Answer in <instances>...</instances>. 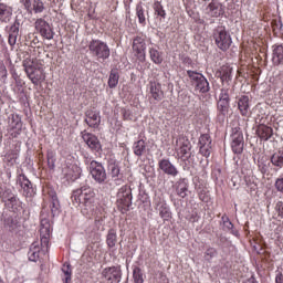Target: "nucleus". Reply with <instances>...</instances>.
I'll list each match as a JSON object with an SVG mask.
<instances>
[{"label": "nucleus", "instance_id": "obj_1", "mask_svg": "<svg viewBox=\"0 0 283 283\" xmlns=\"http://www.w3.org/2000/svg\"><path fill=\"white\" fill-rule=\"evenodd\" d=\"M73 200L77 205H85L86 207H92L94 202L95 193L94 190L90 187H82L73 192Z\"/></svg>", "mask_w": 283, "mask_h": 283}, {"label": "nucleus", "instance_id": "obj_40", "mask_svg": "<svg viewBox=\"0 0 283 283\" xmlns=\"http://www.w3.org/2000/svg\"><path fill=\"white\" fill-rule=\"evenodd\" d=\"M199 145L200 147L211 145V137L207 134L201 135L199 138Z\"/></svg>", "mask_w": 283, "mask_h": 283}, {"label": "nucleus", "instance_id": "obj_11", "mask_svg": "<svg viewBox=\"0 0 283 283\" xmlns=\"http://www.w3.org/2000/svg\"><path fill=\"white\" fill-rule=\"evenodd\" d=\"M82 138L90 149H92L93 151H99L101 142L98 140V137H96V135L83 132Z\"/></svg>", "mask_w": 283, "mask_h": 283}, {"label": "nucleus", "instance_id": "obj_28", "mask_svg": "<svg viewBox=\"0 0 283 283\" xmlns=\"http://www.w3.org/2000/svg\"><path fill=\"white\" fill-rule=\"evenodd\" d=\"M149 56L150 61H153V63H156V65H160V63H163V55L155 48L149 49Z\"/></svg>", "mask_w": 283, "mask_h": 283}, {"label": "nucleus", "instance_id": "obj_41", "mask_svg": "<svg viewBox=\"0 0 283 283\" xmlns=\"http://www.w3.org/2000/svg\"><path fill=\"white\" fill-rule=\"evenodd\" d=\"M200 154L205 156L206 158H209L211 156V145L200 146Z\"/></svg>", "mask_w": 283, "mask_h": 283}, {"label": "nucleus", "instance_id": "obj_13", "mask_svg": "<svg viewBox=\"0 0 283 283\" xmlns=\"http://www.w3.org/2000/svg\"><path fill=\"white\" fill-rule=\"evenodd\" d=\"M102 275L105 277V280H107L108 282H120V277L123 276V274L120 273V268H106L103 270Z\"/></svg>", "mask_w": 283, "mask_h": 283}, {"label": "nucleus", "instance_id": "obj_48", "mask_svg": "<svg viewBox=\"0 0 283 283\" xmlns=\"http://www.w3.org/2000/svg\"><path fill=\"white\" fill-rule=\"evenodd\" d=\"M275 189L277 191H280L281 193H283V177L276 179V181H275Z\"/></svg>", "mask_w": 283, "mask_h": 283}, {"label": "nucleus", "instance_id": "obj_34", "mask_svg": "<svg viewBox=\"0 0 283 283\" xmlns=\"http://www.w3.org/2000/svg\"><path fill=\"white\" fill-rule=\"evenodd\" d=\"M271 163L275 167H283V151L274 154L271 158Z\"/></svg>", "mask_w": 283, "mask_h": 283}, {"label": "nucleus", "instance_id": "obj_51", "mask_svg": "<svg viewBox=\"0 0 283 283\" xmlns=\"http://www.w3.org/2000/svg\"><path fill=\"white\" fill-rule=\"evenodd\" d=\"M43 231H45L46 235H50V230L48 228H42L41 232L43 233Z\"/></svg>", "mask_w": 283, "mask_h": 283}, {"label": "nucleus", "instance_id": "obj_37", "mask_svg": "<svg viewBox=\"0 0 283 283\" xmlns=\"http://www.w3.org/2000/svg\"><path fill=\"white\" fill-rule=\"evenodd\" d=\"M133 277L135 283H144L145 280L143 279V272L140 271V268H136L133 271Z\"/></svg>", "mask_w": 283, "mask_h": 283}, {"label": "nucleus", "instance_id": "obj_42", "mask_svg": "<svg viewBox=\"0 0 283 283\" xmlns=\"http://www.w3.org/2000/svg\"><path fill=\"white\" fill-rule=\"evenodd\" d=\"M216 249L210 248L205 252V260L208 262L211 261V259L216 258Z\"/></svg>", "mask_w": 283, "mask_h": 283}, {"label": "nucleus", "instance_id": "obj_18", "mask_svg": "<svg viewBox=\"0 0 283 283\" xmlns=\"http://www.w3.org/2000/svg\"><path fill=\"white\" fill-rule=\"evenodd\" d=\"M85 116V123L88 125V127L96 128L98 125H101V113L94 109H88L86 111Z\"/></svg>", "mask_w": 283, "mask_h": 283}, {"label": "nucleus", "instance_id": "obj_16", "mask_svg": "<svg viewBox=\"0 0 283 283\" xmlns=\"http://www.w3.org/2000/svg\"><path fill=\"white\" fill-rule=\"evenodd\" d=\"M158 165L159 169H161L164 174H167V176H172V178L178 176V168H176V166H174L169 159H161L159 160Z\"/></svg>", "mask_w": 283, "mask_h": 283}, {"label": "nucleus", "instance_id": "obj_14", "mask_svg": "<svg viewBox=\"0 0 283 283\" xmlns=\"http://www.w3.org/2000/svg\"><path fill=\"white\" fill-rule=\"evenodd\" d=\"M231 147L234 154H242V151H244V136L242 133L235 132L232 135Z\"/></svg>", "mask_w": 283, "mask_h": 283}, {"label": "nucleus", "instance_id": "obj_47", "mask_svg": "<svg viewBox=\"0 0 283 283\" xmlns=\"http://www.w3.org/2000/svg\"><path fill=\"white\" fill-rule=\"evenodd\" d=\"M229 102H227V98L220 99L218 103V109H220L221 112H224V109H227V105Z\"/></svg>", "mask_w": 283, "mask_h": 283}, {"label": "nucleus", "instance_id": "obj_29", "mask_svg": "<svg viewBox=\"0 0 283 283\" xmlns=\"http://www.w3.org/2000/svg\"><path fill=\"white\" fill-rule=\"evenodd\" d=\"M108 171L112 178H118L120 176V165L117 161H111L108 164Z\"/></svg>", "mask_w": 283, "mask_h": 283}, {"label": "nucleus", "instance_id": "obj_44", "mask_svg": "<svg viewBox=\"0 0 283 283\" xmlns=\"http://www.w3.org/2000/svg\"><path fill=\"white\" fill-rule=\"evenodd\" d=\"M49 247H50V238L46 235L42 237L41 238V248L46 249V251H48Z\"/></svg>", "mask_w": 283, "mask_h": 283}, {"label": "nucleus", "instance_id": "obj_26", "mask_svg": "<svg viewBox=\"0 0 283 283\" xmlns=\"http://www.w3.org/2000/svg\"><path fill=\"white\" fill-rule=\"evenodd\" d=\"M116 242H118L116 230L111 229L106 235L107 247H109V249H114V247H116Z\"/></svg>", "mask_w": 283, "mask_h": 283}, {"label": "nucleus", "instance_id": "obj_7", "mask_svg": "<svg viewBox=\"0 0 283 283\" xmlns=\"http://www.w3.org/2000/svg\"><path fill=\"white\" fill-rule=\"evenodd\" d=\"M8 129L12 138H17L19 135H21L23 122L21 120V116H19V114L9 115Z\"/></svg>", "mask_w": 283, "mask_h": 283}, {"label": "nucleus", "instance_id": "obj_19", "mask_svg": "<svg viewBox=\"0 0 283 283\" xmlns=\"http://www.w3.org/2000/svg\"><path fill=\"white\" fill-rule=\"evenodd\" d=\"M149 94L154 101L160 102L165 98V92H163V85L158 82H151L149 85Z\"/></svg>", "mask_w": 283, "mask_h": 283}, {"label": "nucleus", "instance_id": "obj_50", "mask_svg": "<svg viewBox=\"0 0 283 283\" xmlns=\"http://www.w3.org/2000/svg\"><path fill=\"white\" fill-rule=\"evenodd\" d=\"M275 282L276 283H282V274L276 275Z\"/></svg>", "mask_w": 283, "mask_h": 283}, {"label": "nucleus", "instance_id": "obj_9", "mask_svg": "<svg viewBox=\"0 0 283 283\" xmlns=\"http://www.w3.org/2000/svg\"><path fill=\"white\" fill-rule=\"evenodd\" d=\"M24 70L33 85H39V83H43V81H45V73L43 72V69H34L32 64H24Z\"/></svg>", "mask_w": 283, "mask_h": 283}, {"label": "nucleus", "instance_id": "obj_49", "mask_svg": "<svg viewBox=\"0 0 283 283\" xmlns=\"http://www.w3.org/2000/svg\"><path fill=\"white\" fill-rule=\"evenodd\" d=\"M9 44L11 46L17 45V32H12L9 34Z\"/></svg>", "mask_w": 283, "mask_h": 283}, {"label": "nucleus", "instance_id": "obj_46", "mask_svg": "<svg viewBox=\"0 0 283 283\" xmlns=\"http://www.w3.org/2000/svg\"><path fill=\"white\" fill-rule=\"evenodd\" d=\"M6 158L9 163H12V160H17V158H19V155L17 151H10L7 154Z\"/></svg>", "mask_w": 283, "mask_h": 283}, {"label": "nucleus", "instance_id": "obj_22", "mask_svg": "<svg viewBox=\"0 0 283 283\" xmlns=\"http://www.w3.org/2000/svg\"><path fill=\"white\" fill-rule=\"evenodd\" d=\"M238 107L242 116H249L250 112V104H249V96L243 95L239 98Z\"/></svg>", "mask_w": 283, "mask_h": 283}, {"label": "nucleus", "instance_id": "obj_31", "mask_svg": "<svg viewBox=\"0 0 283 283\" xmlns=\"http://www.w3.org/2000/svg\"><path fill=\"white\" fill-rule=\"evenodd\" d=\"M146 148H147V146L145 145V140L140 139L137 143H135V145H134L135 156H142L143 154H145Z\"/></svg>", "mask_w": 283, "mask_h": 283}, {"label": "nucleus", "instance_id": "obj_33", "mask_svg": "<svg viewBox=\"0 0 283 283\" xmlns=\"http://www.w3.org/2000/svg\"><path fill=\"white\" fill-rule=\"evenodd\" d=\"M157 211H159V216L163 220L171 219V210H169V206L167 203L166 206L159 208Z\"/></svg>", "mask_w": 283, "mask_h": 283}, {"label": "nucleus", "instance_id": "obj_32", "mask_svg": "<svg viewBox=\"0 0 283 283\" xmlns=\"http://www.w3.org/2000/svg\"><path fill=\"white\" fill-rule=\"evenodd\" d=\"M232 72H233V69H231L229 66H226V67L222 69V71H221V81H222V83H229V81H231Z\"/></svg>", "mask_w": 283, "mask_h": 283}, {"label": "nucleus", "instance_id": "obj_24", "mask_svg": "<svg viewBox=\"0 0 283 283\" xmlns=\"http://www.w3.org/2000/svg\"><path fill=\"white\" fill-rule=\"evenodd\" d=\"M256 133L261 140H269V138L273 136V128L266 125H261L259 126Z\"/></svg>", "mask_w": 283, "mask_h": 283}, {"label": "nucleus", "instance_id": "obj_4", "mask_svg": "<svg viewBox=\"0 0 283 283\" xmlns=\"http://www.w3.org/2000/svg\"><path fill=\"white\" fill-rule=\"evenodd\" d=\"M188 76L197 92H201L202 94L209 92V82L205 75L195 71H188Z\"/></svg>", "mask_w": 283, "mask_h": 283}, {"label": "nucleus", "instance_id": "obj_39", "mask_svg": "<svg viewBox=\"0 0 283 283\" xmlns=\"http://www.w3.org/2000/svg\"><path fill=\"white\" fill-rule=\"evenodd\" d=\"M188 191H189V188L185 184L179 185L177 188V193L178 196H180V198H187Z\"/></svg>", "mask_w": 283, "mask_h": 283}, {"label": "nucleus", "instance_id": "obj_17", "mask_svg": "<svg viewBox=\"0 0 283 283\" xmlns=\"http://www.w3.org/2000/svg\"><path fill=\"white\" fill-rule=\"evenodd\" d=\"M205 13L208 17H221V14H224V9H222V4L220 2L212 1L210 2L206 9Z\"/></svg>", "mask_w": 283, "mask_h": 283}, {"label": "nucleus", "instance_id": "obj_30", "mask_svg": "<svg viewBox=\"0 0 283 283\" xmlns=\"http://www.w3.org/2000/svg\"><path fill=\"white\" fill-rule=\"evenodd\" d=\"M153 205H154L156 211H158L163 207L167 206V201H165V198L163 197V195H155V197L153 199Z\"/></svg>", "mask_w": 283, "mask_h": 283}, {"label": "nucleus", "instance_id": "obj_35", "mask_svg": "<svg viewBox=\"0 0 283 283\" xmlns=\"http://www.w3.org/2000/svg\"><path fill=\"white\" fill-rule=\"evenodd\" d=\"M136 14L138 17V21L142 24H145L146 18H145V9L142 4H137L136 7Z\"/></svg>", "mask_w": 283, "mask_h": 283}, {"label": "nucleus", "instance_id": "obj_21", "mask_svg": "<svg viewBox=\"0 0 283 283\" xmlns=\"http://www.w3.org/2000/svg\"><path fill=\"white\" fill-rule=\"evenodd\" d=\"M41 253V244L35 241L31 244L28 256L31 262H36L39 260V254Z\"/></svg>", "mask_w": 283, "mask_h": 283}, {"label": "nucleus", "instance_id": "obj_5", "mask_svg": "<svg viewBox=\"0 0 283 283\" xmlns=\"http://www.w3.org/2000/svg\"><path fill=\"white\" fill-rule=\"evenodd\" d=\"M176 151L181 160H189L191 158V143L185 137H178L176 140Z\"/></svg>", "mask_w": 283, "mask_h": 283}, {"label": "nucleus", "instance_id": "obj_10", "mask_svg": "<svg viewBox=\"0 0 283 283\" xmlns=\"http://www.w3.org/2000/svg\"><path fill=\"white\" fill-rule=\"evenodd\" d=\"M34 28L43 39H46L48 41H52L54 39V31L50 27V23L48 21L43 20V18H40L35 21Z\"/></svg>", "mask_w": 283, "mask_h": 283}, {"label": "nucleus", "instance_id": "obj_27", "mask_svg": "<svg viewBox=\"0 0 283 283\" xmlns=\"http://www.w3.org/2000/svg\"><path fill=\"white\" fill-rule=\"evenodd\" d=\"M119 78L120 76L118 75V71L112 70L108 76V87H111V90H114V87L118 85Z\"/></svg>", "mask_w": 283, "mask_h": 283}, {"label": "nucleus", "instance_id": "obj_53", "mask_svg": "<svg viewBox=\"0 0 283 283\" xmlns=\"http://www.w3.org/2000/svg\"><path fill=\"white\" fill-rule=\"evenodd\" d=\"M0 283H4V282H3V279H0Z\"/></svg>", "mask_w": 283, "mask_h": 283}, {"label": "nucleus", "instance_id": "obj_43", "mask_svg": "<svg viewBox=\"0 0 283 283\" xmlns=\"http://www.w3.org/2000/svg\"><path fill=\"white\" fill-rule=\"evenodd\" d=\"M222 221L223 227L228 229V231H231V229H233V223L231 222V220H229V217H222Z\"/></svg>", "mask_w": 283, "mask_h": 283}, {"label": "nucleus", "instance_id": "obj_20", "mask_svg": "<svg viewBox=\"0 0 283 283\" xmlns=\"http://www.w3.org/2000/svg\"><path fill=\"white\" fill-rule=\"evenodd\" d=\"M10 19H12V8L0 3V21L2 23H10Z\"/></svg>", "mask_w": 283, "mask_h": 283}, {"label": "nucleus", "instance_id": "obj_52", "mask_svg": "<svg viewBox=\"0 0 283 283\" xmlns=\"http://www.w3.org/2000/svg\"><path fill=\"white\" fill-rule=\"evenodd\" d=\"M24 187H30V180H24Z\"/></svg>", "mask_w": 283, "mask_h": 283}, {"label": "nucleus", "instance_id": "obj_2", "mask_svg": "<svg viewBox=\"0 0 283 283\" xmlns=\"http://www.w3.org/2000/svg\"><path fill=\"white\" fill-rule=\"evenodd\" d=\"M88 49L91 54H93V56H97V59H102L103 61H105V59H109V46H107V44L103 41H91Z\"/></svg>", "mask_w": 283, "mask_h": 283}, {"label": "nucleus", "instance_id": "obj_23", "mask_svg": "<svg viewBox=\"0 0 283 283\" xmlns=\"http://www.w3.org/2000/svg\"><path fill=\"white\" fill-rule=\"evenodd\" d=\"M272 61L274 65H282L283 63V45L273 46Z\"/></svg>", "mask_w": 283, "mask_h": 283}, {"label": "nucleus", "instance_id": "obj_6", "mask_svg": "<svg viewBox=\"0 0 283 283\" xmlns=\"http://www.w3.org/2000/svg\"><path fill=\"white\" fill-rule=\"evenodd\" d=\"M146 50H147V42L145 41V38L136 36L133 40V52L136 59H138V61H140L142 63L145 62V59H147Z\"/></svg>", "mask_w": 283, "mask_h": 283}, {"label": "nucleus", "instance_id": "obj_3", "mask_svg": "<svg viewBox=\"0 0 283 283\" xmlns=\"http://www.w3.org/2000/svg\"><path fill=\"white\" fill-rule=\"evenodd\" d=\"M213 38L219 50L224 52L228 48H231V35L227 33V29L223 27H218L214 30Z\"/></svg>", "mask_w": 283, "mask_h": 283}, {"label": "nucleus", "instance_id": "obj_8", "mask_svg": "<svg viewBox=\"0 0 283 283\" xmlns=\"http://www.w3.org/2000/svg\"><path fill=\"white\" fill-rule=\"evenodd\" d=\"M90 171L92 178L99 185H103V182L107 180V172L105 171V167H103V164L94 160L91 161Z\"/></svg>", "mask_w": 283, "mask_h": 283}, {"label": "nucleus", "instance_id": "obj_45", "mask_svg": "<svg viewBox=\"0 0 283 283\" xmlns=\"http://www.w3.org/2000/svg\"><path fill=\"white\" fill-rule=\"evenodd\" d=\"M279 218L283 219V201H279L275 206Z\"/></svg>", "mask_w": 283, "mask_h": 283}, {"label": "nucleus", "instance_id": "obj_12", "mask_svg": "<svg viewBox=\"0 0 283 283\" xmlns=\"http://www.w3.org/2000/svg\"><path fill=\"white\" fill-rule=\"evenodd\" d=\"M117 202L123 207H129L132 205V189L127 186L122 187L117 192Z\"/></svg>", "mask_w": 283, "mask_h": 283}, {"label": "nucleus", "instance_id": "obj_36", "mask_svg": "<svg viewBox=\"0 0 283 283\" xmlns=\"http://www.w3.org/2000/svg\"><path fill=\"white\" fill-rule=\"evenodd\" d=\"M62 272L65 275V283H70L72 281V268H70V264H64Z\"/></svg>", "mask_w": 283, "mask_h": 283}, {"label": "nucleus", "instance_id": "obj_25", "mask_svg": "<svg viewBox=\"0 0 283 283\" xmlns=\"http://www.w3.org/2000/svg\"><path fill=\"white\" fill-rule=\"evenodd\" d=\"M50 209L53 216H59V210L61 209V203L59 202V197H56V193L51 195V202H50Z\"/></svg>", "mask_w": 283, "mask_h": 283}, {"label": "nucleus", "instance_id": "obj_15", "mask_svg": "<svg viewBox=\"0 0 283 283\" xmlns=\"http://www.w3.org/2000/svg\"><path fill=\"white\" fill-rule=\"evenodd\" d=\"M24 8L28 12H34L35 14H41L45 10V6L41 0H23Z\"/></svg>", "mask_w": 283, "mask_h": 283}, {"label": "nucleus", "instance_id": "obj_38", "mask_svg": "<svg viewBox=\"0 0 283 283\" xmlns=\"http://www.w3.org/2000/svg\"><path fill=\"white\" fill-rule=\"evenodd\" d=\"M154 10L158 17H163L165 19L167 13L165 12V9L163 8V4H160V2L157 1L154 3Z\"/></svg>", "mask_w": 283, "mask_h": 283}]
</instances>
